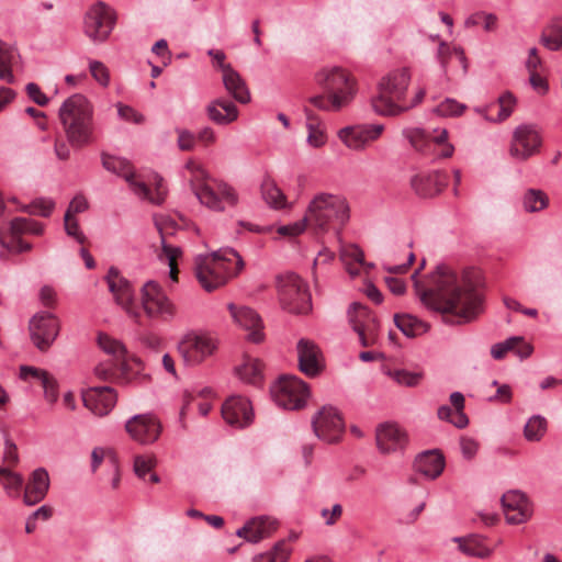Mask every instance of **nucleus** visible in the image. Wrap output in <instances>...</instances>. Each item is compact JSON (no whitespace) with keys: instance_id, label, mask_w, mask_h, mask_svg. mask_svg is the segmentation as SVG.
Listing matches in <instances>:
<instances>
[{"instance_id":"obj_34","label":"nucleus","mask_w":562,"mask_h":562,"mask_svg":"<svg viewBox=\"0 0 562 562\" xmlns=\"http://www.w3.org/2000/svg\"><path fill=\"white\" fill-rule=\"evenodd\" d=\"M98 342L104 352L112 355L117 361H120L121 373L122 375H126L130 363L126 361L127 351L125 346L121 341L105 334L99 335Z\"/></svg>"},{"instance_id":"obj_15","label":"nucleus","mask_w":562,"mask_h":562,"mask_svg":"<svg viewBox=\"0 0 562 562\" xmlns=\"http://www.w3.org/2000/svg\"><path fill=\"white\" fill-rule=\"evenodd\" d=\"M60 323L56 315L40 312L30 321V335L33 344L41 351H46L57 338Z\"/></svg>"},{"instance_id":"obj_17","label":"nucleus","mask_w":562,"mask_h":562,"mask_svg":"<svg viewBox=\"0 0 562 562\" xmlns=\"http://www.w3.org/2000/svg\"><path fill=\"white\" fill-rule=\"evenodd\" d=\"M541 146V137L533 125L522 124L515 128L509 148L512 157L526 160Z\"/></svg>"},{"instance_id":"obj_57","label":"nucleus","mask_w":562,"mask_h":562,"mask_svg":"<svg viewBox=\"0 0 562 562\" xmlns=\"http://www.w3.org/2000/svg\"><path fill=\"white\" fill-rule=\"evenodd\" d=\"M520 341H521V337H510V338L506 339L505 341L497 342L492 346L491 355L494 359L501 360L505 357V355L508 351L514 350L516 348V346L518 345V342H520Z\"/></svg>"},{"instance_id":"obj_32","label":"nucleus","mask_w":562,"mask_h":562,"mask_svg":"<svg viewBox=\"0 0 562 562\" xmlns=\"http://www.w3.org/2000/svg\"><path fill=\"white\" fill-rule=\"evenodd\" d=\"M223 85L235 101L246 104L250 101V92L246 81L232 67L226 66L222 74Z\"/></svg>"},{"instance_id":"obj_56","label":"nucleus","mask_w":562,"mask_h":562,"mask_svg":"<svg viewBox=\"0 0 562 562\" xmlns=\"http://www.w3.org/2000/svg\"><path fill=\"white\" fill-rule=\"evenodd\" d=\"M23 477L15 472L7 473L5 479L2 481L3 487L10 497H19L23 486Z\"/></svg>"},{"instance_id":"obj_33","label":"nucleus","mask_w":562,"mask_h":562,"mask_svg":"<svg viewBox=\"0 0 562 562\" xmlns=\"http://www.w3.org/2000/svg\"><path fill=\"white\" fill-rule=\"evenodd\" d=\"M133 192L142 200H147L153 204L160 205L164 203L167 189L164 184V179L158 175L155 176V190L151 191L143 181L133 182Z\"/></svg>"},{"instance_id":"obj_2","label":"nucleus","mask_w":562,"mask_h":562,"mask_svg":"<svg viewBox=\"0 0 562 562\" xmlns=\"http://www.w3.org/2000/svg\"><path fill=\"white\" fill-rule=\"evenodd\" d=\"M315 81L323 93L311 97L308 102L321 111L339 112L356 97V79L341 67L322 68L315 74Z\"/></svg>"},{"instance_id":"obj_23","label":"nucleus","mask_w":562,"mask_h":562,"mask_svg":"<svg viewBox=\"0 0 562 562\" xmlns=\"http://www.w3.org/2000/svg\"><path fill=\"white\" fill-rule=\"evenodd\" d=\"M502 505L508 524H522L531 517V506L525 494L519 491L505 493L502 496Z\"/></svg>"},{"instance_id":"obj_51","label":"nucleus","mask_w":562,"mask_h":562,"mask_svg":"<svg viewBox=\"0 0 562 562\" xmlns=\"http://www.w3.org/2000/svg\"><path fill=\"white\" fill-rule=\"evenodd\" d=\"M497 18L493 13L475 12L465 20L467 26H477L483 24L485 31H493L496 26Z\"/></svg>"},{"instance_id":"obj_30","label":"nucleus","mask_w":562,"mask_h":562,"mask_svg":"<svg viewBox=\"0 0 562 562\" xmlns=\"http://www.w3.org/2000/svg\"><path fill=\"white\" fill-rule=\"evenodd\" d=\"M278 522L270 517H256L249 520L244 527L237 530V536L249 542H259L269 537L276 529Z\"/></svg>"},{"instance_id":"obj_55","label":"nucleus","mask_w":562,"mask_h":562,"mask_svg":"<svg viewBox=\"0 0 562 562\" xmlns=\"http://www.w3.org/2000/svg\"><path fill=\"white\" fill-rule=\"evenodd\" d=\"M516 104V99L510 92H505L498 98L499 111L496 119H492L494 122L505 121L510 116L514 106Z\"/></svg>"},{"instance_id":"obj_29","label":"nucleus","mask_w":562,"mask_h":562,"mask_svg":"<svg viewBox=\"0 0 562 562\" xmlns=\"http://www.w3.org/2000/svg\"><path fill=\"white\" fill-rule=\"evenodd\" d=\"M205 112L210 121L217 125H228L238 117L236 104L226 98H216L209 102Z\"/></svg>"},{"instance_id":"obj_63","label":"nucleus","mask_w":562,"mask_h":562,"mask_svg":"<svg viewBox=\"0 0 562 562\" xmlns=\"http://www.w3.org/2000/svg\"><path fill=\"white\" fill-rule=\"evenodd\" d=\"M41 385L44 390L45 398L49 403H55L58 398V384L56 379L52 374H49V376L45 381H43Z\"/></svg>"},{"instance_id":"obj_20","label":"nucleus","mask_w":562,"mask_h":562,"mask_svg":"<svg viewBox=\"0 0 562 562\" xmlns=\"http://www.w3.org/2000/svg\"><path fill=\"white\" fill-rule=\"evenodd\" d=\"M222 416L232 427L244 428L252 423V406L246 397L231 396L222 405Z\"/></svg>"},{"instance_id":"obj_40","label":"nucleus","mask_w":562,"mask_h":562,"mask_svg":"<svg viewBox=\"0 0 562 562\" xmlns=\"http://www.w3.org/2000/svg\"><path fill=\"white\" fill-rule=\"evenodd\" d=\"M458 541L460 550L468 555L487 558L491 554V550L484 546L483 539L480 536H471L458 539Z\"/></svg>"},{"instance_id":"obj_4","label":"nucleus","mask_w":562,"mask_h":562,"mask_svg":"<svg viewBox=\"0 0 562 562\" xmlns=\"http://www.w3.org/2000/svg\"><path fill=\"white\" fill-rule=\"evenodd\" d=\"M58 116L71 146L81 148L94 140L93 108L83 94L76 93L66 99Z\"/></svg>"},{"instance_id":"obj_13","label":"nucleus","mask_w":562,"mask_h":562,"mask_svg":"<svg viewBox=\"0 0 562 562\" xmlns=\"http://www.w3.org/2000/svg\"><path fill=\"white\" fill-rule=\"evenodd\" d=\"M216 341L206 334L188 333L178 345V351L188 366H196L213 355Z\"/></svg>"},{"instance_id":"obj_49","label":"nucleus","mask_w":562,"mask_h":562,"mask_svg":"<svg viewBox=\"0 0 562 562\" xmlns=\"http://www.w3.org/2000/svg\"><path fill=\"white\" fill-rule=\"evenodd\" d=\"M394 323L396 327L406 336V337H415L417 335L418 327L422 326V322L418 321L416 317L404 314H395L394 315Z\"/></svg>"},{"instance_id":"obj_59","label":"nucleus","mask_w":562,"mask_h":562,"mask_svg":"<svg viewBox=\"0 0 562 562\" xmlns=\"http://www.w3.org/2000/svg\"><path fill=\"white\" fill-rule=\"evenodd\" d=\"M64 222L67 235L74 237L79 244H83L86 236L80 231L78 221L74 216H70V212L65 213Z\"/></svg>"},{"instance_id":"obj_38","label":"nucleus","mask_w":562,"mask_h":562,"mask_svg":"<svg viewBox=\"0 0 562 562\" xmlns=\"http://www.w3.org/2000/svg\"><path fill=\"white\" fill-rule=\"evenodd\" d=\"M340 258L351 277L359 274V268L355 267V265H364L363 251L357 245H348L344 247L340 251Z\"/></svg>"},{"instance_id":"obj_41","label":"nucleus","mask_w":562,"mask_h":562,"mask_svg":"<svg viewBox=\"0 0 562 562\" xmlns=\"http://www.w3.org/2000/svg\"><path fill=\"white\" fill-rule=\"evenodd\" d=\"M157 228L160 233V236H161V248H162V254L165 255V257L167 258L168 260V265H169V276L171 278L172 281H178V267H177V258H179L181 256V249L179 247H175V246H171L169 244L166 243V239H165V236H164V233H162V226L161 224L157 223Z\"/></svg>"},{"instance_id":"obj_12","label":"nucleus","mask_w":562,"mask_h":562,"mask_svg":"<svg viewBox=\"0 0 562 562\" xmlns=\"http://www.w3.org/2000/svg\"><path fill=\"white\" fill-rule=\"evenodd\" d=\"M142 306L149 318H159L165 322L173 319L177 313L176 305L162 288L151 280L142 288Z\"/></svg>"},{"instance_id":"obj_5","label":"nucleus","mask_w":562,"mask_h":562,"mask_svg":"<svg viewBox=\"0 0 562 562\" xmlns=\"http://www.w3.org/2000/svg\"><path fill=\"white\" fill-rule=\"evenodd\" d=\"M186 169L191 175L190 188L202 205L214 212H224L227 206H236L238 195L229 184L223 181H214L211 184L206 170L194 160H189Z\"/></svg>"},{"instance_id":"obj_60","label":"nucleus","mask_w":562,"mask_h":562,"mask_svg":"<svg viewBox=\"0 0 562 562\" xmlns=\"http://www.w3.org/2000/svg\"><path fill=\"white\" fill-rule=\"evenodd\" d=\"M49 372L43 369H38L31 366H21L20 367V379L27 381L30 379H34L42 383L49 376Z\"/></svg>"},{"instance_id":"obj_39","label":"nucleus","mask_w":562,"mask_h":562,"mask_svg":"<svg viewBox=\"0 0 562 562\" xmlns=\"http://www.w3.org/2000/svg\"><path fill=\"white\" fill-rule=\"evenodd\" d=\"M11 235H42L44 227L41 223L27 217H14L9 225Z\"/></svg>"},{"instance_id":"obj_48","label":"nucleus","mask_w":562,"mask_h":562,"mask_svg":"<svg viewBox=\"0 0 562 562\" xmlns=\"http://www.w3.org/2000/svg\"><path fill=\"white\" fill-rule=\"evenodd\" d=\"M451 405L456 408L454 418L451 419V424H453L457 428H464L469 424V418L464 414V396L460 392H453L450 395Z\"/></svg>"},{"instance_id":"obj_3","label":"nucleus","mask_w":562,"mask_h":562,"mask_svg":"<svg viewBox=\"0 0 562 562\" xmlns=\"http://www.w3.org/2000/svg\"><path fill=\"white\" fill-rule=\"evenodd\" d=\"M241 256L233 248H221L195 259V277L202 288L211 292L224 285L228 279L244 269Z\"/></svg>"},{"instance_id":"obj_52","label":"nucleus","mask_w":562,"mask_h":562,"mask_svg":"<svg viewBox=\"0 0 562 562\" xmlns=\"http://www.w3.org/2000/svg\"><path fill=\"white\" fill-rule=\"evenodd\" d=\"M55 207V202L50 199H35L30 205L25 206V211L32 215H41L48 217Z\"/></svg>"},{"instance_id":"obj_27","label":"nucleus","mask_w":562,"mask_h":562,"mask_svg":"<svg viewBox=\"0 0 562 562\" xmlns=\"http://www.w3.org/2000/svg\"><path fill=\"white\" fill-rule=\"evenodd\" d=\"M296 348L300 370L308 376L317 375L322 369L318 346L310 339L302 338Z\"/></svg>"},{"instance_id":"obj_58","label":"nucleus","mask_w":562,"mask_h":562,"mask_svg":"<svg viewBox=\"0 0 562 562\" xmlns=\"http://www.w3.org/2000/svg\"><path fill=\"white\" fill-rule=\"evenodd\" d=\"M91 76L103 87H106L110 82V72L108 67L98 60H92L89 64Z\"/></svg>"},{"instance_id":"obj_53","label":"nucleus","mask_w":562,"mask_h":562,"mask_svg":"<svg viewBox=\"0 0 562 562\" xmlns=\"http://www.w3.org/2000/svg\"><path fill=\"white\" fill-rule=\"evenodd\" d=\"M452 53H454L459 57L463 68L467 69V60H465L463 49L460 47H454L453 49H451L446 42L439 43V47H438V52H437V57H438L441 66L443 68H446L448 59Z\"/></svg>"},{"instance_id":"obj_8","label":"nucleus","mask_w":562,"mask_h":562,"mask_svg":"<svg viewBox=\"0 0 562 562\" xmlns=\"http://www.w3.org/2000/svg\"><path fill=\"white\" fill-rule=\"evenodd\" d=\"M279 300L283 310L292 314H306L312 310L306 283L295 273L278 278Z\"/></svg>"},{"instance_id":"obj_43","label":"nucleus","mask_w":562,"mask_h":562,"mask_svg":"<svg viewBox=\"0 0 562 562\" xmlns=\"http://www.w3.org/2000/svg\"><path fill=\"white\" fill-rule=\"evenodd\" d=\"M290 553V546L285 540H281L270 551L256 555L254 562H286Z\"/></svg>"},{"instance_id":"obj_42","label":"nucleus","mask_w":562,"mask_h":562,"mask_svg":"<svg viewBox=\"0 0 562 562\" xmlns=\"http://www.w3.org/2000/svg\"><path fill=\"white\" fill-rule=\"evenodd\" d=\"M541 43L550 50L562 49V20L552 22L543 31Z\"/></svg>"},{"instance_id":"obj_44","label":"nucleus","mask_w":562,"mask_h":562,"mask_svg":"<svg viewBox=\"0 0 562 562\" xmlns=\"http://www.w3.org/2000/svg\"><path fill=\"white\" fill-rule=\"evenodd\" d=\"M261 193L265 201L274 209L285 206V195L272 180H265L261 184Z\"/></svg>"},{"instance_id":"obj_24","label":"nucleus","mask_w":562,"mask_h":562,"mask_svg":"<svg viewBox=\"0 0 562 562\" xmlns=\"http://www.w3.org/2000/svg\"><path fill=\"white\" fill-rule=\"evenodd\" d=\"M228 310L234 321L249 331L247 336L248 340L255 344H259L263 340L262 322L254 310L246 306L237 307L233 303L228 304Z\"/></svg>"},{"instance_id":"obj_37","label":"nucleus","mask_w":562,"mask_h":562,"mask_svg":"<svg viewBox=\"0 0 562 562\" xmlns=\"http://www.w3.org/2000/svg\"><path fill=\"white\" fill-rule=\"evenodd\" d=\"M306 115V127L308 131L307 143L315 148L324 146L327 142L325 131L319 126L316 115L307 108L304 110Z\"/></svg>"},{"instance_id":"obj_14","label":"nucleus","mask_w":562,"mask_h":562,"mask_svg":"<svg viewBox=\"0 0 562 562\" xmlns=\"http://www.w3.org/2000/svg\"><path fill=\"white\" fill-rule=\"evenodd\" d=\"M312 426L317 438L327 443L337 442L345 431L344 419L333 406H323L313 417Z\"/></svg>"},{"instance_id":"obj_46","label":"nucleus","mask_w":562,"mask_h":562,"mask_svg":"<svg viewBox=\"0 0 562 562\" xmlns=\"http://www.w3.org/2000/svg\"><path fill=\"white\" fill-rule=\"evenodd\" d=\"M549 202L548 195L537 189H529L524 195V207L527 212H538L547 207Z\"/></svg>"},{"instance_id":"obj_9","label":"nucleus","mask_w":562,"mask_h":562,"mask_svg":"<svg viewBox=\"0 0 562 562\" xmlns=\"http://www.w3.org/2000/svg\"><path fill=\"white\" fill-rule=\"evenodd\" d=\"M403 134L416 151L431 157L434 161L450 158L454 153V146L448 142V131L445 128L434 137L425 130L418 127L405 128Z\"/></svg>"},{"instance_id":"obj_6","label":"nucleus","mask_w":562,"mask_h":562,"mask_svg":"<svg viewBox=\"0 0 562 562\" xmlns=\"http://www.w3.org/2000/svg\"><path fill=\"white\" fill-rule=\"evenodd\" d=\"M349 220V205L345 198L319 193L310 202L304 222L319 231L340 229Z\"/></svg>"},{"instance_id":"obj_19","label":"nucleus","mask_w":562,"mask_h":562,"mask_svg":"<svg viewBox=\"0 0 562 562\" xmlns=\"http://www.w3.org/2000/svg\"><path fill=\"white\" fill-rule=\"evenodd\" d=\"M125 430L133 440L142 445H149L159 438L161 425L154 415L139 414L126 422Z\"/></svg>"},{"instance_id":"obj_31","label":"nucleus","mask_w":562,"mask_h":562,"mask_svg":"<svg viewBox=\"0 0 562 562\" xmlns=\"http://www.w3.org/2000/svg\"><path fill=\"white\" fill-rule=\"evenodd\" d=\"M415 470L428 479L438 477L445 469V458L438 450L419 453L414 462Z\"/></svg>"},{"instance_id":"obj_54","label":"nucleus","mask_w":562,"mask_h":562,"mask_svg":"<svg viewBox=\"0 0 562 562\" xmlns=\"http://www.w3.org/2000/svg\"><path fill=\"white\" fill-rule=\"evenodd\" d=\"M465 105L454 99H446L437 105L435 112L441 116H458L463 113Z\"/></svg>"},{"instance_id":"obj_22","label":"nucleus","mask_w":562,"mask_h":562,"mask_svg":"<svg viewBox=\"0 0 562 562\" xmlns=\"http://www.w3.org/2000/svg\"><path fill=\"white\" fill-rule=\"evenodd\" d=\"M117 396L110 386H93L82 393L85 406L94 415H108L116 403Z\"/></svg>"},{"instance_id":"obj_64","label":"nucleus","mask_w":562,"mask_h":562,"mask_svg":"<svg viewBox=\"0 0 562 562\" xmlns=\"http://www.w3.org/2000/svg\"><path fill=\"white\" fill-rule=\"evenodd\" d=\"M178 146L181 150H192L195 145V136L187 130H178Z\"/></svg>"},{"instance_id":"obj_25","label":"nucleus","mask_w":562,"mask_h":562,"mask_svg":"<svg viewBox=\"0 0 562 562\" xmlns=\"http://www.w3.org/2000/svg\"><path fill=\"white\" fill-rule=\"evenodd\" d=\"M448 183V176L442 171L420 172L412 177L411 187L422 198L439 194Z\"/></svg>"},{"instance_id":"obj_10","label":"nucleus","mask_w":562,"mask_h":562,"mask_svg":"<svg viewBox=\"0 0 562 562\" xmlns=\"http://www.w3.org/2000/svg\"><path fill=\"white\" fill-rule=\"evenodd\" d=\"M116 12L99 1L90 7L85 16V34L94 43L105 42L116 23Z\"/></svg>"},{"instance_id":"obj_45","label":"nucleus","mask_w":562,"mask_h":562,"mask_svg":"<svg viewBox=\"0 0 562 562\" xmlns=\"http://www.w3.org/2000/svg\"><path fill=\"white\" fill-rule=\"evenodd\" d=\"M547 431L546 418L535 415L525 425L524 436L528 441H539Z\"/></svg>"},{"instance_id":"obj_7","label":"nucleus","mask_w":562,"mask_h":562,"mask_svg":"<svg viewBox=\"0 0 562 562\" xmlns=\"http://www.w3.org/2000/svg\"><path fill=\"white\" fill-rule=\"evenodd\" d=\"M411 81V74L406 68L391 71L382 78L379 85V94L372 99V108L380 115H396L408 106L397 104L406 92Z\"/></svg>"},{"instance_id":"obj_62","label":"nucleus","mask_w":562,"mask_h":562,"mask_svg":"<svg viewBox=\"0 0 562 562\" xmlns=\"http://www.w3.org/2000/svg\"><path fill=\"white\" fill-rule=\"evenodd\" d=\"M117 113L122 120L133 122L135 124H140L145 120L143 114L138 113L132 106L124 105L122 103L117 104Z\"/></svg>"},{"instance_id":"obj_26","label":"nucleus","mask_w":562,"mask_h":562,"mask_svg":"<svg viewBox=\"0 0 562 562\" xmlns=\"http://www.w3.org/2000/svg\"><path fill=\"white\" fill-rule=\"evenodd\" d=\"M352 306L359 308L357 316L350 318L352 328L359 335L361 345L369 347L375 342L379 323L366 308L357 303H353Z\"/></svg>"},{"instance_id":"obj_1","label":"nucleus","mask_w":562,"mask_h":562,"mask_svg":"<svg viewBox=\"0 0 562 562\" xmlns=\"http://www.w3.org/2000/svg\"><path fill=\"white\" fill-rule=\"evenodd\" d=\"M430 280L431 289L420 291L418 281H415V288L420 301L428 308L441 313L446 323L465 324L482 312L477 271L468 269L458 274L447 266H438Z\"/></svg>"},{"instance_id":"obj_35","label":"nucleus","mask_w":562,"mask_h":562,"mask_svg":"<svg viewBox=\"0 0 562 562\" xmlns=\"http://www.w3.org/2000/svg\"><path fill=\"white\" fill-rule=\"evenodd\" d=\"M102 165L108 171L124 178L133 190V182H136L135 175L133 167L126 159L111 155H103Z\"/></svg>"},{"instance_id":"obj_21","label":"nucleus","mask_w":562,"mask_h":562,"mask_svg":"<svg viewBox=\"0 0 562 562\" xmlns=\"http://www.w3.org/2000/svg\"><path fill=\"white\" fill-rule=\"evenodd\" d=\"M375 441L381 453L390 454L404 450L408 439L406 432L396 424L385 423L376 427Z\"/></svg>"},{"instance_id":"obj_36","label":"nucleus","mask_w":562,"mask_h":562,"mask_svg":"<svg viewBox=\"0 0 562 562\" xmlns=\"http://www.w3.org/2000/svg\"><path fill=\"white\" fill-rule=\"evenodd\" d=\"M236 373L246 383L259 385L262 381V362L255 358H245L236 368Z\"/></svg>"},{"instance_id":"obj_28","label":"nucleus","mask_w":562,"mask_h":562,"mask_svg":"<svg viewBox=\"0 0 562 562\" xmlns=\"http://www.w3.org/2000/svg\"><path fill=\"white\" fill-rule=\"evenodd\" d=\"M49 488V475L44 468L35 469L25 485L23 499L29 506L44 499Z\"/></svg>"},{"instance_id":"obj_47","label":"nucleus","mask_w":562,"mask_h":562,"mask_svg":"<svg viewBox=\"0 0 562 562\" xmlns=\"http://www.w3.org/2000/svg\"><path fill=\"white\" fill-rule=\"evenodd\" d=\"M0 245L12 254H21L26 252L32 249V244L24 241L21 238V235H11L10 233L8 236L0 232Z\"/></svg>"},{"instance_id":"obj_16","label":"nucleus","mask_w":562,"mask_h":562,"mask_svg":"<svg viewBox=\"0 0 562 562\" xmlns=\"http://www.w3.org/2000/svg\"><path fill=\"white\" fill-rule=\"evenodd\" d=\"M109 290L114 295L115 302L128 314L130 317L138 322L140 313L134 301V290L130 281L120 274V271L111 267L105 277Z\"/></svg>"},{"instance_id":"obj_50","label":"nucleus","mask_w":562,"mask_h":562,"mask_svg":"<svg viewBox=\"0 0 562 562\" xmlns=\"http://www.w3.org/2000/svg\"><path fill=\"white\" fill-rule=\"evenodd\" d=\"M389 375L400 385L415 387L423 381V372H413L408 370L390 371Z\"/></svg>"},{"instance_id":"obj_11","label":"nucleus","mask_w":562,"mask_h":562,"mask_svg":"<svg viewBox=\"0 0 562 562\" xmlns=\"http://www.w3.org/2000/svg\"><path fill=\"white\" fill-rule=\"evenodd\" d=\"M276 404L285 409L302 408L308 396L307 385L296 376H281L270 389Z\"/></svg>"},{"instance_id":"obj_61","label":"nucleus","mask_w":562,"mask_h":562,"mask_svg":"<svg viewBox=\"0 0 562 562\" xmlns=\"http://www.w3.org/2000/svg\"><path fill=\"white\" fill-rule=\"evenodd\" d=\"M154 467V459L147 456H137L134 460V471L135 474L144 479L147 473H150Z\"/></svg>"},{"instance_id":"obj_18","label":"nucleus","mask_w":562,"mask_h":562,"mask_svg":"<svg viewBox=\"0 0 562 562\" xmlns=\"http://www.w3.org/2000/svg\"><path fill=\"white\" fill-rule=\"evenodd\" d=\"M384 131L382 124H360L346 126L338 132L339 139L352 150H362L376 140Z\"/></svg>"}]
</instances>
